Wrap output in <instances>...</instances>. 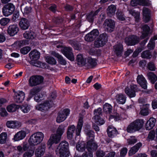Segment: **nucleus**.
<instances>
[{"label":"nucleus","mask_w":157,"mask_h":157,"mask_svg":"<svg viewBox=\"0 0 157 157\" xmlns=\"http://www.w3.org/2000/svg\"><path fill=\"white\" fill-rule=\"evenodd\" d=\"M56 153L59 157H68L70 153L68 143L66 141H62L56 149Z\"/></svg>","instance_id":"1"},{"label":"nucleus","mask_w":157,"mask_h":157,"mask_svg":"<svg viewBox=\"0 0 157 157\" xmlns=\"http://www.w3.org/2000/svg\"><path fill=\"white\" fill-rule=\"evenodd\" d=\"M144 123L143 119H137L128 126L127 131L129 133H133L138 131L143 127Z\"/></svg>","instance_id":"2"},{"label":"nucleus","mask_w":157,"mask_h":157,"mask_svg":"<svg viewBox=\"0 0 157 157\" xmlns=\"http://www.w3.org/2000/svg\"><path fill=\"white\" fill-rule=\"evenodd\" d=\"M44 134L41 132H37L30 136L28 142L31 146H36L40 144L44 138Z\"/></svg>","instance_id":"3"},{"label":"nucleus","mask_w":157,"mask_h":157,"mask_svg":"<svg viewBox=\"0 0 157 157\" xmlns=\"http://www.w3.org/2000/svg\"><path fill=\"white\" fill-rule=\"evenodd\" d=\"M103 26L105 31L112 32L114 29L115 27V22L111 19H106L104 22Z\"/></svg>","instance_id":"4"},{"label":"nucleus","mask_w":157,"mask_h":157,"mask_svg":"<svg viewBox=\"0 0 157 157\" xmlns=\"http://www.w3.org/2000/svg\"><path fill=\"white\" fill-rule=\"evenodd\" d=\"M44 79L40 76H33L29 80V85L31 87L36 86L43 82Z\"/></svg>","instance_id":"5"},{"label":"nucleus","mask_w":157,"mask_h":157,"mask_svg":"<svg viewBox=\"0 0 157 157\" xmlns=\"http://www.w3.org/2000/svg\"><path fill=\"white\" fill-rule=\"evenodd\" d=\"M14 6L11 3H9L5 5L2 8V13L6 16L11 14L15 10Z\"/></svg>","instance_id":"6"},{"label":"nucleus","mask_w":157,"mask_h":157,"mask_svg":"<svg viewBox=\"0 0 157 157\" xmlns=\"http://www.w3.org/2000/svg\"><path fill=\"white\" fill-rule=\"evenodd\" d=\"M69 112L70 110L68 109H65L59 112L56 118V122L59 123L64 121L69 114Z\"/></svg>","instance_id":"7"},{"label":"nucleus","mask_w":157,"mask_h":157,"mask_svg":"<svg viewBox=\"0 0 157 157\" xmlns=\"http://www.w3.org/2000/svg\"><path fill=\"white\" fill-rule=\"evenodd\" d=\"M99 33L97 29H94L87 34L85 37V40L88 42L94 40L99 35Z\"/></svg>","instance_id":"8"},{"label":"nucleus","mask_w":157,"mask_h":157,"mask_svg":"<svg viewBox=\"0 0 157 157\" xmlns=\"http://www.w3.org/2000/svg\"><path fill=\"white\" fill-rule=\"evenodd\" d=\"M13 96L14 100L15 102L17 103L22 102L25 98V93L22 91L14 92Z\"/></svg>","instance_id":"9"},{"label":"nucleus","mask_w":157,"mask_h":157,"mask_svg":"<svg viewBox=\"0 0 157 157\" xmlns=\"http://www.w3.org/2000/svg\"><path fill=\"white\" fill-rule=\"evenodd\" d=\"M61 52L68 59L72 61H74V57L71 48L65 47L61 50Z\"/></svg>","instance_id":"10"},{"label":"nucleus","mask_w":157,"mask_h":157,"mask_svg":"<svg viewBox=\"0 0 157 157\" xmlns=\"http://www.w3.org/2000/svg\"><path fill=\"white\" fill-rule=\"evenodd\" d=\"M125 41L128 45H133L139 42V38L137 36L132 35L126 37Z\"/></svg>","instance_id":"11"},{"label":"nucleus","mask_w":157,"mask_h":157,"mask_svg":"<svg viewBox=\"0 0 157 157\" xmlns=\"http://www.w3.org/2000/svg\"><path fill=\"white\" fill-rule=\"evenodd\" d=\"M52 105L48 101H47L43 104L37 105L36 106V109L41 111H46L52 107Z\"/></svg>","instance_id":"12"},{"label":"nucleus","mask_w":157,"mask_h":157,"mask_svg":"<svg viewBox=\"0 0 157 157\" xmlns=\"http://www.w3.org/2000/svg\"><path fill=\"white\" fill-rule=\"evenodd\" d=\"M61 138L60 136H59L57 134H52L48 140L47 144L48 145L51 146L53 143L58 144L60 142Z\"/></svg>","instance_id":"13"},{"label":"nucleus","mask_w":157,"mask_h":157,"mask_svg":"<svg viewBox=\"0 0 157 157\" xmlns=\"http://www.w3.org/2000/svg\"><path fill=\"white\" fill-rule=\"evenodd\" d=\"M19 30V29L16 24L11 25L9 26L7 32L8 34L11 36H13L17 34Z\"/></svg>","instance_id":"14"},{"label":"nucleus","mask_w":157,"mask_h":157,"mask_svg":"<svg viewBox=\"0 0 157 157\" xmlns=\"http://www.w3.org/2000/svg\"><path fill=\"white\" fill-rule=\"evenodd\" d=\"M137 86L132 84L131 85L130 89L126 88L125 90V92L130 97H134L136 95L135 92L136 90Z\"/></svg>","instance_id":"15"},{"label":"nucleus","mask_w":157,"mask_h":157,"mask_svg":"<svg viewBox=\"0 0 157 157\" xmlns=\"http://www.w3.org/2000/svg\"><path fill=\"white\" fill-rule=\"evenodd\" d=\"M6 125L9 128H18L21 126V122L15 121H7Z\"/></svg>","instance_id":"16"},{"label":"nucleus","mask_w":157,"mask_h":157,"mask_svg":"<svg viewBox=\"0 0 157 157\" xmlns=\"http://www.w3.org/2000/svg\"><path fill=\"white\" fill-rule=\"evenodd\" d=\"M131 4L133 6H135L138 5L149 6L150 3L148 0H132Z\"/></svg>","instance_id":"17"},{"label":"nucleus","mask_w":157,"mask_h":157,"mask_svg":"<svg viewBox=\"0 0 157 157\" xmlns=\"http://www.w3.org/2000/svg\"><path fill=\"white\" fill-rule=\"evenodd\" d=\"M97 147L98 145L94 140H89L87 141L86 149L89 152H92L97 149Z\"/></svg>","instance_id":"18"},{"label":"nucleus","mask_w":157,"mask_h":157,"mask_svg":"<svg viewBox=\"0 0 157 157\" xmlns=\"http://www.w3.org/2000/svg\"><path fill=\"white\" fill-rule=\"evenodd\" d=\"M19 25L21 29L25 30L28 29L30 26V23L27 19L22 18L19 22Z\"/></svg>","instance_id":"19"},{"label":"nucleus","mask_w":157,"mask_h":157,"mask_svg":"<svg viewBox=\"0 0 157 157\" xmlns=\"http://www.w3.org/2000/svg\"><path fill=\"white\" fill-rule=\"evenodd\" d=\"M51 55L53 56L58 59L59 63L63 65H65L67 64V62L63 58V57L59 53L54 51L50 52Z\"/></svg>","instance_id":"20"},{"label":"nucleus","mask_w":157,"mask_h":157,"mask_svg":"<svg viewBox=\"0 0 157 157\" xmlns=\"http://www.w3.org/2000/svg\"><path fill=\"white\" fill-rule=\"evenodd\" d=\"M27 133L26 131L21 130L17 132L14 136L13 139L15 141H19L23 139L26 136Z\"/></svg>","instance_id":"21"},{"label":"nucleus","mask_w":157,"mask_h":157,"mask_svg":"<svg viewBox=\"0 0 157 157\" xmlns=\"http://www.w3.org/2000/svg\"><path fill=\"white\" fill-rule=\"evenodd\" d=\"M29 56L31 60V63H33V62H36V61L39 58L40 53L36 50H34L30 52Z\"/></svg>","instance_id":"22"},{"label":"nucleus","mask_w":157,"mask_h":157,"mask_svg":"<svg viewBox=\"0 0 157 157\" xmlns=\"http://www.w3.org/2000/svg\"><path fill=\"white\" fill-rule=\"evenodd\" d=\"M138 83L144 89L147 88V82L142 75H139L137 78Z\"/></svg>","instance_id":"23"},{"label":"nucleus","mask_w":157,"mask_h":157,"mask_svg":"<svg viewBox=\"0 0 157 157\" xmlns=\"http://www.w3.org/2000/svg\"><path fill=\"white\" fill-rule=\"evenodd\" d=\"M45 146L41 144L36 150L35 155L37 157H40L43 155L45 151Z\"/></svg>","instance_id":"24"},{"label":"nucleus","mask_w":157,"mask_h":157,"mask_svg":"<svg viewBox=\"0 0 157 157\" xmlns=\"http://www.w3.org/2000/svg\"><path fill=\"white\" fill-rule=\"evenodd\" d=\"M107 132L109 137L113 138L117 135V131L113 126H109L107 129Z\"/></svg>","instance_id":"25"},{"label":"nucleus","mask_w":157,"mask_h":157,"mask_svg":"<svg viewBox=\"0 0 157 157\" xmlns=\"http://www.w3.org/2000/svg\"><path fill=\"white\" fill-rule=\"evenodd\" d=\"M114 52L117 56H121L123 48L121 43H118L113 46Z\"/></svg>","instance_id":"26"},{"label":"nucleus","mask_w":157,"mask_h":157,"mask_svg":"<svg viewBox=\"0 0 157 157\" xmlns=\"http://www.w3.org/2000/svg\"><path fill=\"white\" fill-rule=\"evenodd\" d=\"M156 120L154 118H151L147 121L146 124L145 128L147 130H150L155 126Z\"/></svg>","instance_id":"27"},{"label":"nucleus","mask_w":157,"mask_h":157,"mask_svg":"<svg viewBox=\"0 0 157 157\" xmlns=\"http://www.w3.org/2000/svg\"><path fill=\"white\" fill-rule=\"evenodd\" d=\"M143 19L145 22H148L150 19V10L147 8L144 7L143 10Z\"/></svg>","instance_id":"28"},{"label":"nucleus","mask_w":157,"mask_h":157,"mask_svg":"<svg viewBox=\"0 0 157 157\" xmlns=\"http://www.w3.org/2000/svg\"><path fill=\"white\" fill-rule=\"evenodd\" d=\"M116 10V6L113 5H111L109 6L107 10V14L110 17L113 16Z\"/></svg>","instance_id":"29"},{"label":"nucleus","mask_w":157,"mask_h":157,"mask_svg":"<svg viewBox=\"0 0 157 157\" xmlns=\"http://www.w3.org/2000/svg\"><path fill=\"white\" fill-rule=\"evenodd\" d=\"M143 32L141 37L144 39L148 36L149 34L150 29V27L147 25H144L142 26Z\"/></svg>","instance_id":"30"},{"label":"nucleus","mask_w":157,"mask_h":157,"mask_svg":"<svg viewBox=\"0 0 157 157\" xmlns=\"http://www.w3.org/2000/svg\"><path fill=\"white\" fill-rule=\"evenodd\" d=\"M41 90L40 88L38 87L33 88L30 90L29 96V98H30L34 96L37 95Z\"/></svg>","instance_id":"31"},{"label":"nucleus","mask_w":157,"mask_h":157,"mask_svg":"<svg viewBox=\"0 0 157 157\" xmlns=\"http://www.w3.org/2000/svg\"><path fill=\"white\" fill-rule=\"evenodd\" d=\"M142 145V144L141 143H138L137 144L129 150L128 152L129 155L131 156L136 153Z\"/></svg>","instance_id":"32"},{"label":"nucleus","mask_w":157,"mask_h":157,"mask_svg":"<svg viewBox=\"0 0 157 157\" xmlns=\"http://www.w3.org/2000/svg\"><path fill=\"white\" fill-rule=\"evenodd\" d=\"M75 129V126L73 125L68 126L67 132V137L68 139L70 140L71 139Z\"/></svg>","instance_id":"33"},{"label":"nucleus","mask_w":157,"mask_h":157,"mask_svg":"<svg viewBox=\"0 0 157 157\" xmlns=\"http://www.w3.org/2000/svg\"><path fill=\"white\" fill-rule=\"evenodd\" d=\"M149 104L143 105V108L140 113L141 115L146 116L150 112V110L149 109Z\"/></svg>","instance_id":"34"},{"label":"nucleus","mask_w":157,"mask_h":157,"mask_svg":"<svg viewBox=\"0 0 157 157\" xmlns=\"http://www.w3.org/2000/svg\"><path fill=\"white\" fill-rule=\"evenodd\" d=\"M99 10H98L94 12H91L86 15V19L89 22H92L93 21L95 16L98 14Z\"/></svg>","instance_id":"35"},{"label":"nucleus","mask_w":157,"mask_h":157,"mask_svg":"<svg viewBox=\"0 0 157 157\" xmlns=\"http://www.w3.org/2000/svg\"><path fill=\"white\" fill-rule=\"evenodd\" d=\"M21 10L24 15L28 14L32 12V8L30 6H25L23 3L21 6Z\"/></svg>","instance_id":"36"},{"label":"nucleus","mask_w":157,"mask_h":157,"mask_svg":"<svg viewBox=\"0 0 157 157\" xmlns=\"http://www.w3.org/2000/svg\"><path fill=\"white\" fill-rule=\"evenodd\" d=\"M23 36L25 38L29 39H33L36 36L35 33L31 31H26L23 34Z\"/></svg>","instance_id":"37"},{"label":"nucleus","mask_w":157,"mask_h":157,"mask_svg":"<svg viewBox=\"0 0 157 157\" xmlns=\"http://www.w3.org/2000/svg\"><path fill=\"white\" fill-rule=\"evenodd\" d=\"M83 118L82 117H80L79 119L76 131L77 136H79L80 135L83 125Z\"/></svg>","instance_id":"38"},{"label":"nucleus","mask_w":157,"mask_h":157,"mask_svg":"<svg viewBox=\"0 0 157 157\" xmlns=\"http://www.w3.org/2000/svg\"><path fill=\"white\" fill-rule=\"evenodd\" d=\"M116 100L117 102L120 104H124L126 100V97L122 94H118L116 96Z\"/></svg>","instance_id":"39"},{"label":"nucleus","mask_w":157,"mask_h":157,"mask_svg":"<svg viewBox=\"0 0 157 157\" xmlns=\"http://www.w3.org/2000/svg\"><path fill=\"white\" fill-rule=\"evenodd\" d=\"M76 150L80 152H82L86 149V143L84 142H78L76 145Z\"/></svg>","instance_id":"40"},{"label":"nucleus","mask_w":157,"mask_h":157,"mask_svg":"<svg viewBox=\"0 0 157 157\" xmlns=\"http://www.w3.org/2000/svg\"><path fill=\"white\" fill-rule=\"evenodd\" d=\"M76 60L78 64L79 65L82 66L85 64V60L81 54H78L77 55Z\"/></svg>","instance_id":"41"},{"label":"nucleus","mask_w":157,"mask_h":157,"mask_svg":"<svg viewBox=\"0 0 157 157\" xmlns=\"http://www.w3.org/2000/svg\"><path fill=\"white\" fill-rule=\"evenodd\" d=\"M85 134L87 136V139L89 140H94V132L90 129H86L85 131Z\"/></svg>","instance_id":"42"},{"label":"nucleus","mask_w":157,"mask_h":157,"mask_svg":"<svg viewBox=\"0 0 157 157\" xmlns=\"http://www.w3.org/2000/svg\"><path fill=\"white\" fill-rule=\"evenodd\" d=\"M129 13L134 17L135 21L138 22L140 19V13L138 12H136L133 10H129Z\"/></svg>","instance_id":"43"},{"label":"nucleus","mask_w":157,"mask_h":157,"mask_svg":"<svg viewBox=\"0 0 157 157\" xmlns=\"http://www.w3.org/2000/svg\"><path fill=\"white\" fill-rule=\"evenodd\" d=\"M147 76L148 79L150 80L151 82L154 84L157 80L156 76L153 72L148 73Z\"/></svg>","instance_id":"44"},{"label":"nucleus","mask_w":157,"mask_h":157,"mask_svg":"<svg viewBox=\"0 0 157 157\" xmlns=\"http://www.w3.org/2000/svg\"><path fill=\"white\" fill-rule=\"evenodd\" d=\"M103 109L106 113L110 114L112 110V107L109 104L106 103L103 106Z\"/></svg>","instance_id":"45"},{"label":"nucleus","mask_w":157,"mask_h":157,"mask_svg":"<svg viewBox=\"0 0 157 157\" xmlns=\"http://www.w3.org/2000/svg\"><path fill=\"white\" fill-rule=\"evenodd\" d=\"M94 121L97 124L102 125L104 124V121L100 116H95L93 118Z\"/></svg>","instance_id":"46"},{"label":"nucleus","mask_w":157,"mask_h":157,"mask_svg":"<svg viewBox=\"0 0 157 157\" xmlns=\"http://www.w3.org/2000/svg\"><path fill=\"white\" fill-rule=\"evenodd\" d=\"M65 130V129L64 126L63 125H60L58 127L56 134L60 136V137H61L64 132Z\"/></svg>","instance_id":"47"},{"label":"nucleus","mask_w":157,"mask_h":157,"mask_svg":"<svg viewBox=\"0 0 157 157\" xmlns=\"http://www.w3.org/2000/svg\"><path fill=\"white\" fill-rule=\"evenodd\" d=\"M141 57L143 58L150 59L151 57V52L149 50L144 51L141 54Z\"/></svg>","instance_id":"48"},{"label":"nucleus","mask_w":157,"mask_h":157,"mask_svg":"<svg viewBox=\"0 0 157 157\" xmlns=\"http://www.w3.org/2000/svg\"><path fill=\"white\" fill-rule=\"evenodd\" d=\"M98 38L105 44L107 40L108 36L106 34L103 33L100 35Z\"/></svg>","instance_id":"49"},{"label":"nucleus","mask_w":157,"mask_h":157,"mask_svg":"<svg viewBox=\"0 0 157 157\" xmlns=\"http://www.w3.org/2000/svg\"><path fill=\"white\" fill-rule=\"evenodd\" d=\"M17 109V105L15 104H12L7 107V111L10 112L15 111Z\"/></svg>","instance_id":"50"},{"label":"nucleus","mask_w":157,"mask_h":157,"mask_svg":"<svg viewBox=\"0 0 157 157\" xmlns=\"http://www.w3.org/2000/svg\"><path fill=\"white\" fill-rule=\"evenodd\" d=\"M20 108L21 110L25 113H27L30 109V106L28 104L22 105Z\"/></svg>","instance_id":"51"},{"label":"nucleus","mask_w":157,"mask_h":157,"mask_svg":"<svg viewBox=\"0 0 157 157\" xmlns=\"http://www.w3.org/2000/svg\"><path fill=\"white\" fill-rule=\"evenodd\" d=\"M116 15L117 18L119 20L121 21H124L125 20L124 14L121 11L118 10Z\"/></svg>","instance_id":"52"},{"label":"nucleus","mask_w":157,"mask_h":157,"mask_svg":"<svg viewBox=\"0 0 157 157\" xmlns=\"http://www.w3.org/2000/svg\"><path fill=\"white\" fill-rule=\"evenodd\" d=\"M46 61L48 63L51 64H55L56 63V59L53 57L51 56L47 57Z\"/></svg>","instance_id":"53"},{"label":"nucleus","mask_w":157,"mask_h":157,"mask_svg":"<svg viewBox=\"0 0 157 157\" xmlns=\"http://www.w3.org/2000/svg\"><path fill=\"white\" fill-rule=\"evenodd\" d=\"M7 138V134L6 132H2L1 134V144H5Z\"/></svg>","instance_id":"54"},{"label":"nucleus","mask_w":157,"mask_h":157,"mask_svg":"<svg viewBox=\"0 0 157 157\" xmlns=\"http://www.w3.org/2000/svg\"><path fill=\"white\" fill-rule=\"evenodd\" d=\"M34 150H29L24 153L23 157H32L34 155Z\"/></svg>","instance_id":"55"},{"label":"nucleus","mask_w":157,"mask_h":157,"mask_svg":"<svg viewBox=\"0 0 157 157\" xmlns=\"http://www.w3.org/2000/svg\"><path fill=\"white\" fill-rule=\"evenodd\" d=\"M104 44L98 38L94 42V46L96 48H99L103 46Z\"/></svg>","instance_id":"56"},{"label":"nucleus","mask_w":157,"mask_h":157,"mask_svg":"<svg viewBox=\"0 0 157 157\" xmlns=\"http://www.w3.org/2000/svg\"><path fill=\"white\" fill-rule=\"evenodd\" d=\"M31 48L29 47H24L20 49L21 52L23 55H25L31 50Z\"/></svg>","instance_id":"57"},{"label":"nucleus","mask_w":157,"mask_h":157,"mask_svg":"<svg viewBox=\"0 0 157 157\" xmlns=\"http://www.w3.org/2000/svg\"><path fill=\"white\" fill-rule=\"evenodd\" d=\"M88 62L89 65L91 67H93L97 65V62L95 59L89 58L88 60Z\"/></svg>","instance_id":"58"},{"label":"nucleus","mask_w":157,"mask_h":157,"mask_svg":"<svg viewBox=\"0 0 157 157\" xmlns=\"http://www.w3.org/2000/svg\"><path fill=\"white\" fill-rule=\"evenodd\" d=\"M70 43L75 49L79 50L81 48L80 45L76 42L73 40H71Z\"/></svg>","instance_id":"59"},{"label":"nucleus","mask_w":157,"mask_h":157,"mask_svg":"<svg viewBox=\"0 0 157 157\" xmlns=\"http://www.w3.org/2000/svg\"><path fill=\"white\" fill-rule=\"evenodd\" d=\"M105 155V152L103 150L99 149L96 152V155L97 157H103Z\"/></svg>","instance_id":"60"},{"label":"nucleus","mask_w":157,"mask_h":157,"mask_svg":"<svg viewBox=\"0 0 157 157\" xmlns=\"http://www.w3.org/2000/svg\"><path fill=\"white\" fill-rule=\"evenodd\" d=\"M147 68L150 71H154L155 70V65L153 63L151 62H150L148 63Z\"/></svg>","instance_id":"61"},{"label":"nucleus","mask_w":157,"mask_h":157,"mask_svg":"<svg viewBox=\"0 0 157 157\" xmlns=\"http://www.w3.org/2000/svg\"><path fill=\"white\" fill-rule=\"evenodd\" d=\"M155 46V43L151 39L147 45L148 48L150 50L153 49Z\"/></svg>","instance_id":"62"},{"label":"nucleus","mask_w":157,"mask_h":157,"mask_svg":"<svg viewBox=\"0 0 157 157\" xmlns=\"http://www.w3.org/2000/svg\"><path fill=\"white\" fill-rule=\"evenodd\" d=\"M56 93L54 92L52 93L49 97V101H50V103L52 104V101L56 98Z\"/></svg>","instance_id":"63"},{"label":"nucleus","mask_w":157,"mask_h":157,"mask_svg":"<svg viewBox=\"0 0 157 157\" xmlns=\"http://www.w3.org/2000/svg\"><path fill=\"white\" fill-rule=\"evenodd\" d=\"M155 136V132L154 131H150L148 135V138L149 139L153 140Z\"/></svg>","instance_id":"64"}]
</instances>
